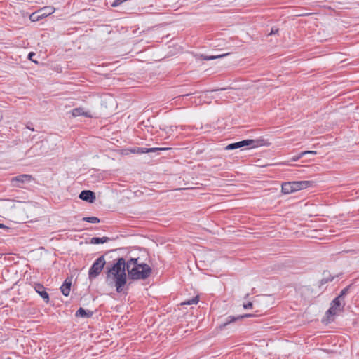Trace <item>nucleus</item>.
I'll use <instances>...</instances> for the list:
<instances>
[{
    "label": "nucleus",
    "instance_id": "9",
    "mask_svg": "<svg viewBox=\"0 0 359 359\" xmlns=\"http://www.w3.org/2000/svg\"><path fill=\"white\" fill-rule=\"evenodd\" d=\"M252 316V314H245V315H241V316H238L237 317H234V316H228L226 318V320L225 322H224L221 325H220V327H226V325H228L229 324L233 323V322H235L236 320H238V319H243L244 318H249V317H251Z\"/></svg>",
    "mask_w": 359,
    "mask_h": 359
},
{
    "label": "nucleus",
    "instance_id": "11",
    "mask_svg": "<svg viewBox=\"0 0 359 359\" xmlns=\"http://www.w3.org/2000/svg\"><path fill=\"white\" fill-rule=\"evenodd\" d=\"M71 285V280L66 279L62 285L61 286V292L65 296L67 297L69 294Z\"/></svg>",
    "mask_w": 359,
    "mask_h": 359
},
{
    "label": "nucleus",
    "instance_id": "32",
    "mask_svg": "<svg viewBox=\"0 0 359 359\" xmlns=\"http://www.w3.org/2000/svg\"><path fill=\"white\" fill-rule=\"evenodd\" d=\"M188 95H189V94H186V95H184L182 96L184 97V96H188Z\"/></svg>",
    "mask_w": 359,
    "mask_h": 359
},
{
    "label": "nucleus",
    "instance_id": "16",
    "mask_svg": "<svg viewBox=\"0 0 359 359\" xmlns=\"http://www.w3.org/2000/svg\"><path fill=\"white\" fill-rule=\"evenodd\" d=\"M282 192L288 194L292 193L290 182H284L282 184Z\"/></svg>",
    "mask_w": 359,
    "mask_h": 359
},
{
    "label": "nucleus",
    "instance_id": "8",
    "mask_svg": "<svg viewBox=\"0 0 359 359\" xmlns=\"http://www.w3.org/2000/svg\"><path fill=\"white\" fill-rule=\"evenodd\" d=\"M55 11V8L53 6H44L38 10V13L40 15L41 19L48 17Z\"/></svg>",
    "mask_w": 359,
    "mask_h": 359
},
{
    "label": "nucleus",
    "instance_id": "1",
    "mask_svg": "<svg viewBox=\"0 0 359 359\" xmlns=\"http://www.w3.org/2000/svg\"><path fill=\"white\" fill-rule=\"evenodd\" d=\"M126 268L130 278L145 280L151 273V267L139 262V258H132L126 263L123 258H119L116 264L109 268L107 272L106 283L108 285L116 287V291L121 292L126 283Z\"/></svg>",
    "mask_w": 359,
    "mask_h": 359
},
{
    "label": "nucleus",
    "instance_id": "23",
    "mask_svg": "<svg viewBox=\"0 0 359 359\" xmlns=\"http://www.w3.org/2000/svg\"><path fill=\"white\" fill-rule=\"evenodd\" d=\"M36 55V54L33 52H31L29 53L28 55V59L32 60V62H35V63H37V61H36L35 60H34V57Z\"/></svg>",
    "mask_w": 359,
    "mask_h": 359
},
{
    "label": "nucleus",
    "instance_id": "28",
    "mask_svg": "<svg viewBox=\"0 0 359 359\" xmlns=\"http://www.w3.org/2000/svg\"><path fill=\"white\" fill-rule=\"evenodd\" d=\"M0 229H4L5 230H8L9 228L8 226H5L4 224L0 223Z\"/></svg>",
    "mask_w": 359,
    "mask_h": 359
},
{
    "label": "nucleus",
    "instance_id": "26",
    "mask_svg": "<svg viewBox=\"0 0 359 359\" xmlns=\"http://www.w3.org/2000/svg\"><path fill=\"white\" fill-rule=\"evenodd\" d=\"M244 309H251L252 307V303L248 302L243 305Z\"/></svg>",
    "mask_w": 359,
    "mask_h": 359
},
{
    "label": "nucleus",
    "instance_id": "5",
    "mask_svg": "<svg viewBox=\"0 0 359 359\" xmlns=\"http://www.w3.org/2000/svg\"><path fill=\"white\" fill-rule=\"evenodd\" d=\"M255 141L253 140H245L238 142L232 143L226 147V150H232L241 148L245 146H251L252 147H255Z\"/></svg>",
    "mask_w": 359,
    "mask_h": 359
},
{
    "label": "nucleus",
    "instance_id": "18",
    "mask_svg": "<svg viewBox=\"0 0 359 359\" xmlns=\"http://www.w3.org/2000/svg\"><path fill=\"white\" fill-rule=\"evenodd\" d=\"M198 302V297H195L189 300L183 302L181 303V305H191V304H196Z\"/></svg>",
    "mask_w": 359,
    "mask_h": 359
},
{
    "label": "nucleus",
    "instance_id": "12",
    "mask_svg": "<svg viewBox=\"0 0 359 359\" xmlns=\"http://www.w3.org/2000/svg\"><path fill=\"white\" fill-rule=\"evenodd\" d=\"M72 115L74 117L79 116H84L86 117H90V114H88V112L85 111L84 109L81 107L75 108L72 111Z\"/></svg>",
    "mask_w": 359,
    "mask_h": 359
},
{
    "label": "nucleus",
    "instance_id": "14",
    "mask_svg": "<svg viewBox=\"0 0 359 359\" xmlns=\"http://www.w3.org/2000/svg\"><path fill=\"white\" fill-rule=\"evenodd\" d=\"M227 55H229V53H224V54L217 55H209V56L205 55H200L198 56V57L200 59H202V60H215L217 58L223 57Z\"/></svg>",
    "mask_w": 359,
    "mask_h": 359
},
{
    "label": "nucleus",
    "instance_id": "20",
    "mask_svg": "<svg viewBox=\"0 0 359 359\" xmlns=\"http://www.w3.org/2000/svg\"><path fill=\"white\" fill-rule=\"evenodd\" d=\"M169 149V148L165 147H152V148H147V153L155 152L156 151H165Z\"/></svg>",
    "mask_w": 359,
    "mask_h": 359
},
{
    "label": "nucleus",
    "instance_id": "24",
    "mask_svg": "<svg viewBox=\"0 0 359 359\" xmlns=\"http://www.w3.org/2000/svg\"><path fill=\"white\" fill-rule=\"evenodd\" d=\"M137 153V154H145V153H147V148L138 147Z\"/></svg>",
    "mask_w": 359,
    "mask_h": 359
},
{
    "label": "nucleus",
    "instance_id": "4",
    "mask_svg": "<svg viewBox=\"0 0 359 359\" xmlns=\"http://www.w3.org/2000/svg\"><path fill=\"white\" fill-rule=\"evenodd\" d=\"M32 180V175L23 174L13 177L11 180V183L13 187L22 188L24 184L31 182Z\"/></svg>",
    "mask_w": 359,
    "mask_h": 359
},
{
    "label": "nucleus",
    "instance_id": "7",
    "mask_svg": "<svg viewBox=\"0 0 359 359\" xmlns=\"http://www.w3.org/2000/svg\"><path fill=\"white\" fill-rule=\"evenodd\" d=\"M79 198L83 201L93 202L95 199V194L93 191L90 190L82 191L79 194Z\"/></svg>",
    "mask_w": 359,
    "mask_h": 359
},
{
    "label": "nucleus",
    "instance_id": "27",
    "mask_svg": "<svg viewBox=\"0 0 359 359\" xmlns=\"http://www.w3.org/2000/svg\"><path fill=\"white\" fill-rule=\"evenodd\" d=\"M278 32V29H273L272 28L271 32L269 34V35H273V34H276Z\"/></svg>",
    "mask_w": 359,
    "mask_h": 359
},
{
    "label": "nucleus",
    "instance_id": "10",
    "mask_svg": "<svg viewBox=\"0 0 359 359\" xmlns=\"http://www.w3.org/2000/svg\"><path fill=\"white\" fill-rule=\"evenodd\" d=\"M35 290L46 302H48L49 296L48 294L45 291L43 285L41 284H36Z\"/></svg>",
    "mask_w": 359,
    "mask_h": 359
},
{
    "label": "nucleus",
    "instance_id": "6",
    "mask_svg": "<svg viewBox=\"0 0 359 359\" xmlns=\"http://www.w3.org/2000/svg\"><path fill=\"white\" fill-rule=\"evenodd\" d=\"M311 181H293L290 182L292 192L306 189L313 184Z\"/></svg>",
    "mask_w": 359,
    "mask_h": 359
},
{
    "label": "nucleus",
    "instance_id": "22",
    "mask_svg": "<svg viewBox=\"0 0 359 359\" xmlns=\"http://www.w3.org/2000/svg\"><path fill=\"white\" fill-rule=\"evenodd\" d=\"M348 287H346V288L343 289L341 291L340 294L337 297H339V299L341 300V298H342L343 297H344V295H346V294L348 292Z\"/></svg>",
    "mask_w": 359,
    "mask_h": 359
},
{
    "label": "nucleus",
    "instance_id": "30",
    "mask_svg": "<svg viewBox=\"0 0 359 359\" xmlns=\"http://www.w3.org/2000/svg\"><path fill=\"white\" fill-rule=\"evenodd\" d=\"M26 128H27V129H29V130H32V131H34V129L33 128L30 127L29 126H26Z\"/></svg>",
    "mask_w": 359,
    "mask_h": 359
},
{
    "label": "nucleus",
    "instance_id": "15",
    "mask_svg": "<svg viewBox=\"0 0 359 359\" xmlns=\"http://www.w3.org/2000/svg\"><path fill=\"white\" fill-rule=\"evenodd\" d=\"M110 240L109 238L104 236L102 238H98V237H93L90 240V243L92 244H100V243H104Z\"/></svg>",
    "mask_w": 359,
    "mask_h": 359
},
{
    "label": "nucleus",
    "instance_id": "17",
    "mask_svg": "<svg viewBox=\"0 0 359 359\" xmlns=\"http://www.w3.org/2000/svg\"><path fill=\"white\" fill-rule=\"evenodd\" d=\"M40 17L41 16H40L39 13H38V11H36V12L32 13L29 15V20L32 22H36V21L41 20V18H40Z\"/></svg>",
    "mask_w": 359,
    "mask_h": 359
},
{
    "label": "nucleus",
    "instance_id": "19",
    "mask_svg": "<svg viewBox=\"0 0 359 359\" xmlns=\"http://www.w3.org/2000/svg\"><path fill=\"white\" fill-rule=\"evenodd\" d=\"M83 220L93 224L100 222V219L97 217H83Z\"/></svg>",
    "mask_w": 359,
    "mask_h": 359
},
{
    "label": "nucleus",
    "instance_id": "3",
    "mask_svg": "<svg viewBox=\"0 0 359 359\" xmlns=\"http://www.w3.org/2000/svg\"><path fill=\"white\" fill-rule=\"evenodd\" d=\"M344 303H341L339 297H336L331 304L330 308L326 312V315L327 316V320L329 322L332 321L333 316H336L339 311L343 310Z\"/></svg>",
    "mask_w": 359,
    "mask_h": 359
},
{
    "label": "nucleus",
    "instance_id": "2",
    "mask_svg": "<svg viewBox=\"0 0 359 359\" xmlns=\"http://www.w3.org/2000/svg\"><path fill=\"white\" fill-rule=\"evenodd\" d=\"M106 264V261L104 259V256L102 255L98 257L95 262L93 264L92 266L89 269L88 276L90 279L95 278L102 271L104 265Z\"/></svg>",
    "mask_w": 359,
    "mask_h": 359
},
{
    "label": "nucleus",
    "instance_id": "25",
    "mask_svg": "<svg viewBox=\"0 0 359 359\" xmlns=\"http://www.w3.org/2000/svg\"><path fill=\"white\" fill-rule=\"evenodd\" d=\"M333 279H334L333 277H332L330 278H323L320 281V285H323V284L327 283L328 281H332Z\"/></svg>",
    "mask_w": 359,
    "mask_h": 359
},
{
    "label": "nucleus",
    "instance_id": "13",
    "mask_svg": "<svg viewBox=\"0 0 359 359\" xmlns=\"http://www.w3.org/2000/svg\"><path fill=\"white\" fill-rule=\"evenodd\" d=\"M93 315V312L88 311H86L83 308H79V309L76 311V316L77 317H82V318H88L90 317Z\"/></svg>",
    "mask_w": 359,
    "mask_h": 359
},
{
    "label": "nucleus",
    "instance_id": "29",
    "mask_svg": "<svg viewBox=\"0 0 359 359\" xmlns=\"http://www.w3.org/2000/svg\"><path fill=\"white\" fill-rule=\"evenodd\" d=\"M304 152H306V154H316V151H305Z\"/></svg>",
    "mask_w": 359,
    "mask_h": 359
},
{
    "label": "nucleus",
    "instance_id": "21",
    "mask_svg": "<svg viewBox=\"0 0 359 359\" xmlns=\"http://www.w3.org/2000/svg\"><path fill=\"white\" fill-rule=\"evenodd\" d=\"M306 155V152H301L299 155L294 156L292 158V161H297L300 158Z\"/></svg>",
    "mask_w": 359,
    "mask_h": 359
},
{
    "label": "nucleus",
    "instance_id": "31",
    "mask_svg": "<svg viewBox=\"0 0 359 359\" xmlns=\"http://www.w3.org/2000/svg\"><path fill=\"white\" fill-rule=\"evenodd\" d=\"M133 153H137V149H134L133 150L131 151Z\"/></svg>",
    "mask_w": 359,
    "mask_h": 359
}]
</instances>
